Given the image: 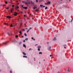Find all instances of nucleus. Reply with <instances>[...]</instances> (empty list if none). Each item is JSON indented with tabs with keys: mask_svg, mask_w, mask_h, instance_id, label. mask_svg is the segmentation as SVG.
I'll list each match as a JSON object with an SVG mask.
<instances>
[{
	"mask_svg": "<svg viewBox=\"0 0 73 73\" xmlns=\"http://www.w3.org/2000/svg\"><path fill=\"white\" fill-rule=\"evenodd\" d=\"M21 24H22V23H21Z\"/></svg>",
	"mask_w": 73,
	"mask_h": 73,
	"instance_id": "obj_63",
	"label": "nucleus"
},
{
	"mask_svg": "<svg viewBox=\"0 0 73 73\" xmlns=\"http://www.w3.org/2000/svg\"><path fill=\"white\" fill-rule=\"evenodd\" d=\"M33 40L34 41H35V39H33Z\"/></svg>",
	"mask_w": 73,
	"mask_h": 73,
	"instance_id": "obj_54",
	"label": "nucleus"
},
{
	"mask_svg": "<svg viewBox=\"0 0 73 73\" xmlns=\"http://www.w3.org/2000/svg\"><path fill=\"white\" fill-rule=\"evenodd\" d=\"M53 40L54 41H56V38L55 37H54V38L53 39Z\"/></svg>",
	"mask_w": 73,
	"mask_h": 73,
	"instance_id": "obj_5",
	"label": "nucleus"
},
{
	"mask_svg": "<svg viewBox=\"0 0 73 73\" xmlns=\"http://www.w3.org/2000/svg\"><path fill=\"white\" fill-rule=\"evenodd\" d=\"M43 8H44V7H45V6H43Z\"/></svg>",
	"mask_w": 73,
	"mask_h": 73,
	"instance_id": "obj_49",
	"label": "nucleus"
},
{
	"mask_svg": "<svg viewBox=\"0 0 73 73\" xmlns=\"http://www.w3.org/2000/svg\"><path fill=\"white\" fill-rule=\"evenodd\" d=\"M23 31H25V30L24 29H23Z\"/></svg>",
	"mask_w": 73,
	"mask_h": 73,
	"instance_id": "obj_51",
	"label": "nucleus"
},
{
	"mask_svg": "<svg viewBox=\"0 0 73 73\" xmlns=\"http://www.w3.org/2000/svg\"><path fill=\"white\" fill-rule=\"evenodd\" d=\"M24 17H25V15H24Z\"/></svg>",
	"mask_w": 73,
	"mask_h": 73,
	"instance_id": "obj_56",
	"label": "nucleus"
},
{
	"mask_svg": "<svg viewBox=\"0 0 73 73\" xmlns=\"http://www.w3.org/2000/svg\"><path fill=\"white\" fill-rule=\"evenodd\" d=\"M21 7H22L23 8H24V7H23V5H21Z\"/></svg>",
	"mask_w": 73,
	"mask_h": 73,
	"instance_id": "obj_36",
	"label": "nucleus"
},
{
	"mask_svg": "<svg viewBox=\"0 0 73 73\" xmlns=\"http://www.w3.org/2000/svg\"><path fill=\"white\" fill-rule=\"evenodd\" d=\"M19 33H20V34H22V33L21 32V31H19Z\"/></svg>",
	"mask_w": 73,
	"mask_h": 73,
	"instance_id": "obj_28",
	"label": "nucleus"
},
{
	"mask_svg": "<svg viewBox=\"0 0 73 73\" xmlns=\"http://www.w3.org/2000/svg\"><path fill=\"white\" fill-rule=\"evenodd\" d=\"M23 57H25V56H23Z\"/></svg>",
	"mask_w": 73,
	"mask_h": 73,
	"instance_id": "obj_50",
	"label": "nucleus"
},
{
	"mask_svg": "<svg viewBox=\"0 0 73 73\" xmlns=\"http://www.w3.org/2000/svg\"><path fill=\"white\" fill-rule=\"evenodd\" d=\"M34 7H37V5H34Z\"/></svg>",
	"mask_w": 73,
	"mask_h": 73,
	"instance_id": "obj_22",
	"label": "nucleus"
},
{
	"mask_svg": "<svg viewBox=\"0 0 73 73\" xmlns=\"http://www.w3.org/2000/svg\"><path fill=\"white\" fill-rule=\"evenodd\" d=\"M49 48H48V50H50V48H51V46H50Z\"/></svg>",
	"mask_w": 73,
	"mask_h": 73,
	"instance_id": "obj_27",
	"label": "nucleus"
},
{
	"mask_svg": "<svg viewBox=\"0 0 73 73\" xmlns=\"http://www.w3.org/2000/svg\"><path fill=\"white\" fill-rule=\"evenodd\" d=\"M24 35H25V36H27V34H26V33H25L24 34Z\"/></svg>",
	"mask_w": 73,
	"mask_h": 73,
	"instance_id": "obj_20",
	"label": "nucleus"
},
{
	"mask_svg": "<svg viewBox=\"0 0 73 73\" xmlns=\"http://www.w3.org/2000/svg\"><path fill=\"white\" fill-rule=\"evenodd\" d=\"M53 56L52 55H50V57H51V56Z\"/></svg>",
	"mask_w": 73,
	"mask_h": 73,
	"instance_id": "obj_44",
	"label": "nucleus"
},
{
	"mask_svg": "<svg viewBox=\"0 0 73 73\" xmlns=\"http://www.w3.org/2000/svg\"><path fill=\"white\" fill-rule=\"evenodd\" d=\"M23 47H25V48H26V46L25 45L23 44Z\"/></svg>",
	"mask_w": 73,
	"mask_h": 73,
	"instance_id": "obj_11",
	"label": "nucleus"
},
{
	"mask_svg": "<svg viewBox=\"0 0 73 73\" xmlns=\"http://www.w3.org/2000/svg\"><path fill=\"white\" fill-rule=\"evenodd\" d=\"M22 53H23V55H25V56H26V54L25 53V52H22Z\"/></svg>",
	"mask_w": 73,
	"mask_h": 73,
	"instance_id": "obj_6",
	"label": "nucleus"
},
{
	"mask_svg": "<svg viewBox=\"0 0 73 73\" xmlns=\"http://www.w3.org/2000/svg\"><path fill=\"white\" fill-rule=\"evenodd\" d=\"M22 3H25V4H26V2L25 1H22Z\"/></svg>",
	"mask_w": 73,
	"mask_h": 73,
	"instance_id": "obj_14",
	"label": "nucleus"
},
{
	"mask_svg": "<svg viewBox=\"0 0 73 73\" xmlns=\"http://www.w3.org/2000/svg\"><path fill=\"white\" fill-rule=\"evenodd\" d=\"M12 7H15V5H12Z\"/></svg>",
	"mask_w": 73,
	"mask_h": 73,
	"instance_id": "obj_41",
	"label": "nucleus"
},
{
	"mask_svg": "<svg viewBox=\"0 0 73 73\" xmlns=\"http://www.w3.org/2000/svg\"><path fill=\"white\" fill-rule=\"evenodd\" d=\"M45 5H48V3H45Z\"/></svg>",
	"mask_w": 73,
	"mask_h": 73,
	"instance_id": "obj_34",
	"label": "nucleus"
},
{
	"mask_svg": "<svg viewBox=\"0 0 73 73\" xmlns=\"http://www.w3.org/2000/svg\"><path fill=\"white\" fill-rule=\"evenodd\" d=\"M14 16H17V13L14 12Z\"/></svg>",
	"mask_w": 73,
	"mask_h": 73,
	"instance_id": "obj_3",
	"label": "nucleus"
},
{
	"mask_svg": "<svg viewBox=\"0 0 73 73\" xmlns=\"http://www.w3.org/2000/svg\"><path fill=\"white\" fill-rule=\"evenodd\" d=\"M28 40V38H26L25 39V40H26V41H27V40Z\"/></svg>",
	"mask_w": 73,
	"mask_h": 73,
	"instance_id": "obj_23",
	"label": "nucleus"
},
{
	"mask_svg": "<svg viewBox=\"0 0 73 73\" xmlns=\"http://www.w3.org/2000/svg\"><path fill=\"white\" fill-rule=\"evenodd\" d=\"M37 9V7H34L33 8V9Z\"/></svg>",
	"mask_w": 73,
	"mask_h": 73,
	"instance_id": "obj_13",
	"label": "nucleus"
},
{
	"mask_svg": "<svg viewBox=\"0 0 73 73\" xmlns=\"http://www.w3.org/2000/svg\"><path fill=\"white\" fill-rule=\"evenodd\" d=\"M26 29H28V28H26Z\"/></svg>",
	"mask_w": 73,
	"mask_h": 73,
	"instance_id": "obj_60",
	"label": "nucleus"
},
{
	"mask_svg": "<svg viewBox=\"0 0 73 73\" xmlns=\"http://www.w3.org/2000/svg\"><path fill=\"white\" fill-rule=\"evenodd\" d=\"M36 3H37L38 2V0H36Z\"/></svg>",
	"mask_w": 73,
	"mask_h": 73,
	"instance_id": "obj_38",
	"label": "nucleus"
},
{
	"mask_svg": "<svg viewBox=\"0 0 73 73\" xmlns=\"http://www.w3.org/2000/svg\"><path fill=\"white\" fill-rule=\"evenodd\" d=\"M5 4H7V3H8V2H7V1H5Z\"/></svg>",
	"mask_w": 73,
	"mask_h": 73,
	"instance_id": "obj_35",
	"label": "nucleus"
},
{
	"mask_svg": "<svg viewBox=\"0 0 73 73\" xmlns=\"http://www.w3.org/2000/svg\"><path fill=\"white\" fill-rule=\"evenodd\" d=\"M69 1H71V0H69Z\"/></svg>",
	"mask_w": 73,
	"mask_h": 73,
	"instance_id": "obj_58",
	"label": "nucleus"
},
{
	"mask_svg": "<svg viewBox=\"0 0 73 73\" xmlns=\"http://www.w3.org/2000/svg\"><path fill=\"white\" fill-rule=\"evenodd\" d=\"M40 7H43V5H40Z\"/></svg>",
	"mask_w": 73,
	"mask_h": 73,
	"instance_id": "obj_26",
	"label": "nucleus"
},
{
	"mask_svg": "<svg viewBox=\"0 0 73 73\" xmlns=\"http://www.w3.org/2000/svg\"><path fill=\"white\" fill-rule=\"evenodd\" d=\"M39 54H42V52H39Z\"/></svg>",
	"mask_w": 73,
	"mask_h": 73,
	"instance_id": "obj_24",
	"label": "nucleus"
},
{
	"mask_svg": "<svg viewBox=\"0 0 73 73\" xmlns=\"http://www.w3.org/2000/svg\"><path fill=\"white\" fill-rule=\"evenodd\" d=\"M38 48H41V46H38Z\"/></svg>",
	"mask_w": 73,
	"mask_h": 73,
	"instance_id": "obj_12",
	"label": "nucleus"
},
{
	"mask_svg": "<svg viewBox=\"0 0 73 73\" xmlns=\"http://www.w3.org/2000/svg\"><path fill=\"white\" fill-rule=\"evenodd\" d=\"M32 29V28L30 27L29 29V30H30V29Z\"/></svg>",
	"mask_w": 73,
	"mask_h": 73,
	"instance_id": "obj_33",
	"label": "nucleus"
},
{
	"mask_svg": "<svg viewBox=\"0 0 73 73\" xmlns=\"http://www.w3.org/2000/svg\"><path fill=\"white\" fill-rule=\"evenodd\" d=\"M3 44H5V45H6L7 44V42H5L3 43Z\"/></svg>",
	"mask_w": 73,
	"mask_h": 73,
	"instance_id": "obj_15",
	"label": "nucleus"
},
{
	"mask_svg": "<svg viewBox=\"0 0 73 73\" xmlns=\"http://www.w3.org/2000/svg\"><path fill=\"white\" fill-rule=\"evenodd\" d=\"M15 37H17V38L18 37V36L17 35L15 36Z\"/></svg>",
	"mask_w": 73,
	"mask_h": 73,
	"instance_id": "obj_29",
	"label": "nucleus"
},
{
	"mask_svg": "<svg viewBox=\"0 0 73 73\" xmlns=\"http://www.w3.org/2000/svg\"><path fill=\"white\" fill-rule=\"evenodd\" d=\"M11 27H13V26H14V27H15V25H14L13 26V25H12V24H11V25H10Z\"/></svg>",
	"mask_w": 73,
	"mask_h": 73,
	"instance_id": "obj_9",
	"label": "nucleus"
},
{
	"mask_svg": "<svg viewBox=\"0 0 73 73\" xmlns=\"http://www.w3.org/2000/svg\"><path fill=\"white\" fill-rule=\"evenodd\" d=\"M19 6L16 7L15 8V9H19Z\"/></svg>",
	"mask_w": 73,
	"mask_h": 73,
	"instance_id": "obj_1",
	"label": "nucleus"
},
{
	"mask_svg": "<svg viewBox=\"0 0 73 73\" xmlns=\"http://www.w3.org/2000/svg\"><path fill=\"white\" fill-rule=\"evenodd\" d=\"M38 51H40V48H38Z\"/></svg>",
	"mask_w": 73,
	"mask_h": 73,
	"instance_id": "obj_32",
	"label": "nucleus"
},
{
	"mask_svg": "<svg viewBox=\"0 0 73 73\" xmlns=\"http://www.w3.org/2000/svg\"><path fill=\"white\" fill-rule=\"evenodd\" d=\"M64 48H66V47H64Z\"/></svg>",
	"mask_w": 73,
	"mask_h": 73,
	"instance_id": "obj_59",
	"label": "nucleus"
},
{
	"mask_svg": "<svg viewBox=\"0 0 73 73\" xmlns=\"http://www.w3.org/2000/svg\"><path fill=\"white\" fill-rule=\"evenodd\" d=\"M23 9H28V7H23Z\"/></svg>",
	"mask_w": 73,
	"mask_h": 73,
	"instance_id": "obj_4",
	"label": "nucleus"
},
{
	"mask_svg": "<svg viewBox=\"0 0 73 73\" xmlns=\"http://www.w3.org/2000/svg\"><path fill=\"white\" fill-rule=\"evenodd\" d=\"M47 44H49V42H47Z\"/></svg>",
	"mask_w": 73,
	"mask_h": 73,
	"instance_id": "obj_62",
	"label": "nucleus"
},
{
	"mask_svg": "<svg viewBox=\"0 0 73 73\" xmlns=\"http://www.w3.org/2000/svg\"><path fill=\"white\" fill-rule=\"evenodd\" d=\"M50 3H51L50 2V1H49L48 2L47 4H50Z\"/></svg>",
	"mask_w": 73,
	"mask_h": 73,
	"instance_id": "obj_10",
	"label": "nucleus"
},
{
	"mask_svg": "<svg viewBox=\"0 0 73 73\" xmlns=\"http://www.w3.org/2000/svg\"><path fill=\"white\" fill-rule=\"evenodd\" d=\"M22 38H23L24 37V36H22Z\"/></svg>",
	"mask_w": 73,
	"mask_h": 73,
	"instance_id": "obj_57",
	"label": "nucleus"
},
{
	"mask_svg": "<svg viewBox=\"0 0 73 73\" xmlns=\"http://www.w3.org/2000/svg\"><path fill=\"white\" fill-rule=\"evenodd\" d=\"M20 13H23V11H21L20 12Z\"/></svg>",
	"mask_w": 73,
	"mask_h": 73,
	"instance_id": "obj_43",
	"label": "nucleus"
},
{
	"mask_svg": "<svg viewBox=\"0 0 73 73\" xmlns=\"http://www.w3.org/2000/svg\"><path fill=\"white\" fill-rule=\"evenodd\" d=\"M48 9V7H45V9Z\"/></svg>",
	"mask_w": 73,
	"mask_h": 73,
	"instance_id": "obj_19",
	"label": "nucleus"
},
{
	"mask_svg": "<svg viewBox=\"0 0 73 73\" xmlns=\"http://www.w3.org/2000/svg\"><path fill=\"white\" fill-rule=\"evenodd\" d=\"M7 35H9V33H7Z\"/></svg>",
	"mask_w": 73,
	"mask_h": 73,
	"instance_id": "obj_31",
	"label": "nucleus"
},
{
	"mask_svg": "<svg viewBox=\"0 0 73 73\" xmlns=\"http://www.w3.org/2000/svg\"><path fill=\"white\" fill-rule=\"evenodd\" d=\"M26 4H29V1H27V2H26Z\"/></svg>",
	"mask_w": 73,
	"mask_h": 73,
	"instance_id": "obj_2",
	"label": "nucleus"
},
{
	"mask_svg": "<svg viewBox=\"0 0 73 73\" xmlns=\"http://www.w3.org/2000/svg\"><path fill=\"white\" fill-rule=\"evenodd\" d=\"M7 18H10L11 19V17H10V16H7Z\"/></svg>",
	"mask_w": 73,
	"mask_h": 73,
	"instance_id": "obj_8",
	"label": "nucleus"
},
{
	"mask_svg": "<svg viewBox=\"0 0 73 73\" xmlns=\"http://www.w3.org/2000/svg\"><path fill=\"white\" fill-rule=\"evenodd\" d=\"M73 19H72V20H71V22H72V21H73Z\"/></svg>",
	"mask_w": 73,
	"mask_h": 73,
	"instance_id": "obj_48",
	"label": "nucleus"
},
{
	"mask_svg": "<svg viewBox=\"0 0 73 73\" xmlns=\"http://www.w3.org/2000/svg\"><path fill=\"white\" fill-rule=\"evenodd\" d=\"M25 57H26V58H27V56H25Z\"/></svg>",
	"mask_w": 73,
	"mask_h": 73,
	"instance_id": "obj_53",
	"label": "nucleus"
},
{
	"mask_svg": "<svg viewBox=\"0 0 73 73\" xmlns=\"http://www.w3.org/2000/svg\"><path fill=\"white\" fill-rule=\"evenodd\" d=\"M10 72V73H11L12 72V71H11Z\"/></svg>",
	"mask_w": 73,
	"mask_h": 73,
	"instance_id": "obj_52",
	"label": "nucleus"
},
{
	"mask_svg": "<svg viewBox=\"0 0 73 73\" xmlns=\"http://www.w3.org/2000/svg\"><path fill=\"white\" fill-rule=\"evenodd\" d=\"M0 6H2V5H3V4H1L0 5Z\"/></svg>",
	"mask_w": 73,
	"mask_h": 73,
	"instance_id": "obj_40",
	"label": "nucleus"
},
{
	"mask_svg": "<svg viewBox=\"0 0 73 73\" xmlns=\"http://www.w3.org/2000/svg\"><path fill=\"white\" fill-rule=\"evenodd\" d=\"M66 46V44H64L63 45V46Z\"/></svg>",
	"mask_w": 73,
	"mask_h": 73,
	"instance_id": "obj_39",
	"label": "nucleus"
},
{
	"mask_svg": "<svg viewBox=\"0 0 73 73\" xmlns=\"http://www.w3.org/2000/svg\"><path fill=\"white\" fill-rule=\"evenodd\" d=\"M0 54H1V52L0 51Z\"/></svg>",
	"mask_w": 73,
	"mask_h": 73,
	"instance_id": "obj_61",
	"label": "nucleus"
},
{
	"mask_svg": "<svg viewBox=\"0 0 73 73\" xmlns=\"http://www.w3.org/2000/svg\"><path fill=\"white\" fill-rule=\"evenodd\" d=\"M58 73H60L59 72H58Z\"/></svg>",
	"mask_w": 73,
	"mask_h": 73,
	"instance_id": "obj_64",
	"label": "nucleus"
},
{
	"mask_svg": "<svg viewBox=\"0 0 73 73\" xmlns=\"http://www.w3.org/2000/svg\"><path fill=\"white\" fill-rule=\"evenodd\" d=\"M31 39H32V40H33V39H34V38H33V37H32V38H31Z\"/></svg>",
	"mask_w": 73,
	"mask_h": 73,
	"instance_id": "obj_45",
	"label": "nucleus"
},
{
	"mask_svg": "<svg viewBox=\"0 0 73 73\" xmlns=\"http://www.w3.org/2000/svg\"><path fill=\"white\" fill-rule=\"evenodd\" d=\"M31 3L32 4H33H33H34V3H33V2H32V1H31Z\"/></svg>",
	"mask_w": 73,
	"mask_h": 73,
	"instance_id": "obj_16",
	"label": "nucleus"
},
{
	"mask_svg": "<svg viewBox=\"0 0 73 73\" xmlns=\"http://www.w3.org/2000/svg\"><path fill=\"white\" fill-rule=\"evenodd\" d=\"M23 42H25V40H24L23 41Z\"/></svg>",
	"mask_w": 73,
	"mask_h": 73,
	"instance_id": "obj_42",
	"label": "nucleus"
},
{
	"mask_svg": "<svg viewBox=\"0 0 73 73\" xmlns=\"http://www.w3.org/2000/svg\"><path fill=\"white\" fill-rule=\"evenodd\" d=\"M3 7H6V5H3Z\"/></svg>",
	"mask_w": 73,
	"mask_h": 73,
	"instance_id": "obj_30",
	"label": "nucleus"
},
{
	"mask_svg": "<svg viewBox=\"0 0 73 73\" xmlns=\"http://www.w3.org/2000/svg\"><path fill=\"white\" fill-rule=\"evenodd\" d=\"M29 30H28L27 31V33H28V32H29Z\"/></svg>",
	"mask_w": 73,
	"mask_h": 73,
	"instance_id": "obj_47",
	"label": "nucleus"
},
{
	"mask_svg": "<svg viewBox=\"0 0 73 73\" xmlns=\"http://www.w3.org/2000/svg\"><path fill=\"white\" fill-rule=\"evenodd\" d=\"M6 9H9V8L7 7L6 8Z\"/></svg>",
	"mask_w": 73,
	"mask_h": 73,
	"instance_id": "obj_37",
	"label": "nucleus"
},
{
	"mask_svg": "<svg viewBox=\"0 0 73 73\" xmlns=\"http://www.w3.org/2000/svg\"><path fill=\"white\" fill-rule=\"evenodd\" d=\"M19 45H21V42H20L19 43Z\"/></svg>",
	"mask_w": 73,
	"mask_h": 73,
	"instance_id": "obj_21",
	"label": "nucleus"
},
{
	"mask_svg": "<svg viewBox=\"0 0 73 73\" xmlns=\"http://www.w3.org/2000/svg\"><path fill=\"white\" fill-rule=\"evenodd\" d=\"M67 71H68V72H70V70H69V68H68L67 70Z\"/></svg>",
	"mask_w": 73,
	"mask_h": 73,
	"instance_id": "obj_18",
	"label": "nucleus"
},
{
	"mask_svg": "<svg viewBox=\"0 0 73 73\" xmlns=\"http://www.w3.org/2000/svg\"><path fill=\"white\" fill-rule=\"evenodd\" d=\"M13 11V9L12 8L11 9V12H12Z\"/></svg>",
	"mask_w": 73,
	"mask_h": 73,
	"instance_id": "obj_7",
	"label": "nucleus"
},
{
	"mask_svg": "<svg viewBox=\"0 0 73 73\" xmlns=\"http://www.w3.org/2000/svg\"><path fill=\"white\" fill-rule=\"evenodd\" d=\"M37 44H36L35 45V46H37Z\"/></svg>",
	"mask_w": 73,
	"mask_h": 73,
	"instance_id": "obj_55",
	"label": "nucleus"
},
{
	"mask_svg": "<svg viewBox=\"0 0 73 73\" xmlns=\"http://www.w3.org/2000/svg\"><path fill=\"white\" fill-rule=\"evenodd\" d=\"M5 25H8V23H4Z\"/></svg>",
	"mask_w": 73,
	"mask_h": 73,
	"instance_id": "obj_17",
	"label": "nucleus"
},
{
	"mask_svg": "<svg viewBox=\"0 0 73 73\" xmlns=\"http://www.w3.org/2000/svg\"><path fill=\"white\" fill-rule=\"evenodd\" d=\"M39 10L38 9H37V10H36L35 11H36V12H38V11H39Z\"/></svg>",
	"mask_w": 73,
	"mask_h": 73,
	"instance_id": "obj_25",
	"label": "nucleus"
},
{
	"mask_svg": "<svg viewBox=\"0 0 73 73\" xmlns=\"http://www.w3.org/2000/svg\"><path fill=\"white\" fill-rule=\"evenodd\" d=\"M31 50V48H30L29 49V50Z\"/></svg>",
	"mask_w": 73,
	"mask_h": 73,
	"instance_id": "obj_46",
	"label": "nucleus"
}]
</instances>
